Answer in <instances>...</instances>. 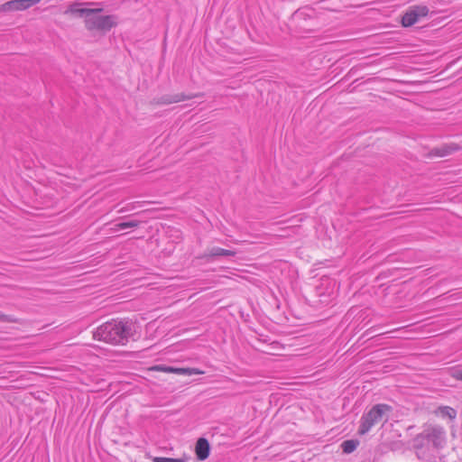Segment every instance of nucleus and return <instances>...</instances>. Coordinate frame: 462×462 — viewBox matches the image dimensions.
<instances>
[{"instance_id": "1", "label": "nucleus", "mask_w": 462, "mask_h": 462, "mask_svg": "<svg viewBox=\"0 0 462 462\" xmlns=\"http://www.w3.org/2000/svg\"><path fill=\"white\" fill-rule=\"evenodd\" d=\"M134 324L129 320L113 319L99 326L93 337L113 345H125L134 336Z\"/></svg>"}, {"instance_id": "2", "label": "nucleus", "mask_w": 462, "mask_h": 462, "mask_svg": "<svg viewBox=\"0 0 462 462\" xmlns=\"http://www.w3.org/2000/svg\"><path fill=\"white\" fill-rule=\"evenodd\" d=\"M92 13L84 20L85 28L88 32H99L103 34L117 25V16L114 14L102 15L103 8H91Z\"/></svg>"}, {"instance_id": "3", "label": "nucleus", "mask_w": 462, "mask_h": 462, "mask_svg": "<svg viewBox=\"0 0 462 462\" xmlns=\"http://www.w3.org/2000/svg\"><path fill=\"white\" fill-rule=\"evenodd\" d=\"M392 407L380 403L373 406L367 412L364 413L360 419L358 434H366L374 425L383 421L386 422Z\"/></svg>"}, {"instance_id": "4", "label": "nucleus", "mask_w": 462, "mask_h": 462, "mask_svg": "<svg viewBox=\"0 0 462 462\" xmlns=\"http://www.w3.org/2000/svg\"><path fill=\"white\" fill-rule=\"evenodd\" d=\"M426 439L427 443L435 448H442L445 444V430L441 427L433 426L425 429L418 434V439Z\"/></svg>"}, {"instance_id": "5", "label": "nucleus", "mask_w": 462, "mask_h": 462, "mask_svg": "<svg viewBox=\"0 0 462 462\" xmlns=\"http://www.w3.org/2000/svg\"><path fill=\"white\" fill-rule=\"evenodd\" d=\"M429 8L426 5L411 6L402 16V24L410 27L416 23L421 17L427 16Z\"/></svg>"}, {"instance_id": "6", "label": "nucleus", "mask_w": 462, "mask_h": 462, "mask_svg": "<svg viewBox=\"0 0 462 462\" xmlns=\"http://www.w3.org/2000/svg\"><path fill=\"white\" fill-rule=\"evenodd\" d=\"M94 2H73L65 10V14H71L80 18L87 19L88 15L92 13L90 5H96Z\"/></svg>"}, {"instance_id": "7", "label": "nucleus", "mask_w": 462, "mask_h": 462, "mask_svg": "<svg viewBox=\"0 0 462 462\" xmlns=\"http://www.w3.org/2000/svg\"><path fill=\"white\" fill-rule=\"evenodd\" d=\"M41 0H11L0 5V13L23 11L38 4Z\"/></svg>"}, {"instance_id": "8", "label": "nucleus", "mask_w": 462, "mask_h": 462, "mask_svg": "<svg viewBox=\"0 0 462 462\" xmlns=\"http://www.w3.org/2000/svg\"><path fill=\"white\" fill-rule=\"evenodd\" d=\"M202 93H196V94H190V95H185L184 93H178L173 95H163L160 97L159 98L154 100V103L157 105H171L173 103H179L184 100H189L195 97H202Z\"/></svg>"}, {"instance_id": "9", "label": "nucleus", "mask_w": 462, "mask_h": 462, "mask_svg": "<svg viewBox=\"0 0 462 462\" xmlns=\"http://www.w3.org/2000/svg\"><path fill=\"white\" fill-rule=\"evenodd\" d=\"M458 150H460V146L455 143H444L440 146L433 148L430 152V156L445 157L454 153Z\"/></svg>"}, {"instance_id": "10", "label": "nucleus", "mask_w": 462, "mask_h": 462, "mask_svg": "<svg viewBox=\"0 0 462 462\" xmlns=\"http://www.w3.org/2000/svg\"><path fill=\"white\" fill-rule=\"evenodd\" d=\"M155 371H162L166 373H174L178 374H184V375H193V374H204L203 371L198 369V368H175L171 366H162V365H156L152 368Z\"/></svg>"}, {"instance_id": "11", "label": "nucleus", "mask_w": 462, "mask_h": 462, "mask_svg": "<svg viewBox=\"0 0 462 462\" xmlns=\"http://www.w3.org/2000/svg\"><path fill=\"white\" fill-rule=\"evenodd\" d=\"M236 255V252L232 250H226L220 247H213L209 249L208 252L204 253L199 258L204 259L208 262L213 261L217 257L220 256H234Z\"/></svg>"}, {"instance_id": "12", "label": "nucleus", "mask_w": 462, "mask_h": 462, "mask_svg": "<svg viewBox=\"0 0 462 462\" xmlns=\"http://www.w3.org/2000/svg\"><path fill=\"white\" fill-rule=\"evenodd\" d=\"M196 455L199 460H205L209 456V443L204 439H198L196 444Z\"/></svg>"}, {"instance_id": "13", "label": "nucleus", "mask_w": 462, "mask_h": 462, "mask_svg": "<svg viewBox=\"0 0 462 462\" xmlns=\"http://www.w3.org/2000/svg\"><path fill=\"white\" fill-rule=\"evenodd\" d=\"M357 446H358V441L354 440V439L345 440L341 444L342 450L346 454H350L353 451H355L356 449Z\"/></svg>"}, {"instance_id": "14", "label": "nucleus", "mask_w": 462, "mask_h": 462, "mask_svg": "<svg viewBox=\"0 0 462 462\" xmlns=\"http://www.w3.org/2000/svg\"><path fill=\"white\" fill-rule=\"evenodd\" d=\"M140 224H141V221H139V220H131V221H127V222L118 223L117 227H120L121 229L133 228V227L139 226Z\"/></svg>"}, {"instance_id": "15", "label": "nucleus", "mask_w": 462, "mask_h": 462, "mask_svg": "<svg viewBox=\"0 0 462 462\" xmlns=\"http://www.w3.org/2000/svg\"><path fill=\"white\" fill-rule=\"evenodd\" d=\"M443 416L448 417L451 420H454L457 416V411L455 409L446 406L440 409Z\"/></svg>"}, {"instance_id": "16", "label": "nucleus", "mask_w": 462, "mask_h": 462, "mask_svg": "<svg viewBox=\"0 0 462 462\" xmlns=\"http://www.w3.org/2000/svg\"><path fill=\"white\" fill-rule=\"evenodd\" d=\"M263 343V342L262 341V344ZM275 348H278V346L276 345H274L273 343L266 344L264 346L262 345V354L276 355L274 352H273V349H275Z\"/></svg>"}, {"instance_id": "17", "label": "nucleus", "mask_w": 462, "mask_h": 462, "mask_svg": "<svg viewBox=\"0 0 462 462\" xmlns=\"http://www.w3.org/2000/svg\"><path fill=\"white\" fill-rule=\"evenodd\" d=\"M413 443H414L413 444L414 448L416 449H420V448H428L429 447V444L427 443L426 439H421L420 440H419L418 439V435L414 439Z\"/></svg>"}, {"instance_id": "18", "label": "nucleus", "mask_w": 462, "mask_h": 462, "mask_svg": "<svg viewBox=\"0 0 462 462\" xmlns=\"http://www.w3.org/2000/svg\"><path fill=\"white\" fill-rule=\"evenodd\" d=\"M0 321L14 323V322H16V319L14 318H13L12 316L5 315L4 313H0Z\"/></svg>"}, {"instance_id": "19", "label": "nucleus", "mask_w": 462, "mask_h": 462, "mask_svg": "<svg viewBox=\"0 0 462 462\" xmlns=\"http://www.w3.org/2000/svg\"><path fill=\"white\" fill-rule=\"evenodd\" d=\"M451 376L456 379L462 381V369H456L451 372Z\"/></svg>"}, {"instance_id": "20", "label": "nucleus", "mask_w": 462, "mask_h": 462, "mask_svg": "<svg viewBox=\"0 0 462 462\" xmlns=\"http://www.w3.org/2000/svg\"><path fill=\"white\" fill-rule=\"evenodd\" d=\"M152 462H172L171 457H152Z\"/></svg>"}, {"instance_id": "21", "label": "nucleus", "mask_w": 462, "mask_h": 462, "mask_svg": "<svg viewBox=\"0 0 462 462\" xmlns=\"http://www.w3.org/2000/svg\"><path fill=\"white\" fill-rule=\"evenodd\" d=\"M172 462H186L185 458H172Z\"/></svg>"}, {"instance_id": "22", "label": "nucleus", "mask_w": 462, "mask_h": 462, "mask_svg": "<svg viewBox=\"0 0 462 462\" xmlns=\"http://www.w3.org/2000/svg\"><path fill=\"white\" fill-rule=\"evenodd\" d=\"M120 229H121L120 227H117V224H116V225H115V226H113V227H111V228H110V230H111L112 232H116V231H118V230H120Z\"/></svg>"}, {"instance_id": "23", "label": "nucleus", "mask_w": 462, "mask_h": 462, "mask_svg": "<svg viewBox=\"0 0 462 462\" xmlns=\"http://www.w3.org/2000/svg\"><path fill=\"white\" fill-rule=\"evenodd\" d=\"M118 212L119 213H124V212H125V208H121Z\"/></svg>"}]
</instances>
